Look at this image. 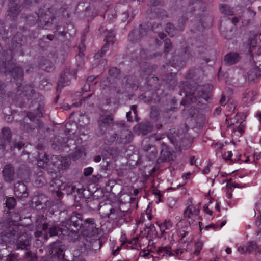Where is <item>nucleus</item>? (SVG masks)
Here are the masks:
<instances>
[{
	"instance_id": "13d9d810",
	"label": "nucleus",
	"mask_w": 261,
	"mask_h": 261,
	"mask_svg": "<svg viewBox=\"0 0 261 261\" xmlns=\"http://www.w3.org/2000/svg\"><path fill=\"white\" fill-rule=\"evenodd\" d=\"M110 153L113 158H115L118 155V149L112 148L110 149Z\"/></svg>"
},
{
	"instance_id": "1a4fd4ad",
	"label": "nucleus",
	"mask_w": 261,
	"mask_h": 261,
	"mask_svg": "<svg viewBox=\"0 0 261 261\" xmlns=\"http://www.w3.org/2000/svg\"><path fill=\"white\" fill-rule=\"evenodd\" d=\"M12 133L9 127L2 128L0 133V149H5L11 142Z\"/></svg>"
},
{
	"instance_id": "4be33fe9",
	"label": "nucleus",
	"mask_w": 261,
	"mask_h": 261,
	"mask_svg": "<svg viewBox=\"0 0 261 261\" xmlns=\"http://www.w3.org/2000/svg\"><path fill=\"white\" fill-rule=\"evenodd\" d=\"M67 141L68 139L67 138H56L51 144L52 147L57 150H62L64 147H67Z\"/></svg>"
},
{
	"instance_id": "423d86ee",
	"label": "nucleus",
	"mask_w": 261,
	"mask_h": 261,
	"mask_svg": "<svg viewBox=\"0 0 261 261\" xmlns=\"http://www.w3.org/2000/svg\"><path fill=\"white\" fill-rule=\"evenodd\" d=\"M81 232L85 236H93L97 233V229L93 218L86 219L80 228Z\"/></svg>"
},
{
	"instance_id": "c9c22d12",
	"label": "nucleus",
	"mask_w": 261,
	"mask_h": 261,
	"mask_svg": "<svg viewBox=\"0 0 261 261\" xmlns=\"http://www.w3.org/2000/svg\"><path fill=\"white\" fill-rule=\"evenodd\" d=\"M9 215L10 218L11 219V221H10L9 223H14L18 225V221L21 220V218L19 213L10 212Z\"/></svg>"
},
{
	"instance_id": "9d476101",
	"label": "nucleus",
	"mask_w": 261,
	"mask_h": 261,
	"mask_svg": "<svg viewBox=\"0 0 261 261\" xmlns=\"http://www.w3.org/2000/svg\"><path fill=\"white\" fill-rule=\"evenodd\" d=\"M65 246L61 241H56L49 245V253L58 258H63Z\"/></svg>"
},
{
	"instance_id": "864d4df0",
	"label": "nucleus",
	"mask_w": 261,
	"mask_h": 261,
	"mask_svg": "<svg viewBox=\"0 0 261 261\" xmlns=\"http://www.w3.org/2000/svg\"><path fill=\"white\" fill-rule=\"evenodd\" d=\"M5 87L4 83L0 81V97H2L5 94Z\"/></svg>"
},
{
	"instance_id": "2f4dec72",
	"label": "nucleus",
	"mask_w": 261,
	"mask_h": 261,
	"mask_svg": "<svg viewBox=\"0 0 261 261\" xmlns=\"http://www.w3.org/2000/svg\"><path fill=\"white\" fill-rule=\"evenodd\" d=\"M5 201L6 207L8 209H13L16 205V200L13 197L6 196Z\"/></svg>"
},
{
	"instance_id": "5fc2aeb1",
	"label": "nucleus",
	"mask_w": 261,
	"mask_h": 261,
	"mask_svg": "<svg viewBox=\"0 0 261 261\" xmlns=\"http://www.w3.org/2000/svg\"><path fill=\"white\" fill-rule=\"evenodd\" d=\"M256 225L258 227V233H261V215L258 216L257 219L256 221Z\"/></svg>"
},
{
	"instance_id": "f8f14e48",
	"label": "nucleus",
	"mask_w": 261,
	"mask_h": 261,
	"mask_svg": "<svg viewBox=\"0 0 261 261\" xmlns=\"http://www.w3.org/2000/svg\"><path fill=\"white\" fill-rule=\"evenodd\" d=\"M60 226H56V225H50L49 227H48V224L45 223L42 225V229L44 231L48 230L47 233L44 235V238L45 239H47L48 238V236L50 237L56 236L59 235V234H62V230L64 228V227H63L60 224Z\"/></svg>"
},
{
	"instance_id": "37998d69",
	"label": "nucleus",
	"mask_w": 261,
	"mask_h": 261,
	"mask_svg": "<svg viewBox=\"0 0 261 261\" xmlns=\"http://www.w3.org/2000/svg\"><path fill=\"white\" fill-rule=\"evenodd\" d=\"M257 246L256 243L253 241L250 242L248 245L245 247L246 252L250 253L254 250L256 249Z\"/></svg>"
},
{
	"instance_id": "aec40b11",
	"label": "nucleus",
	"mask_w": 261,
	"mask_h": 261,
	"mask_svg": "<svg viewBox=\"0 0 261 261\" xmlns=\"http://www.w3.org/2000/svg\"><path fill=\"white\" fill-rule=\"evenodd\" d=\"M10 1L11 4L9 5L7 11V15L13 19H15L21 11V6H18L17 4L14 3L16 0H10Z\"/></svg>"
},
{
	"instance_id": "9b49d317",
	"label": "nucleus",
	"mask_w": 261,
	"mask_h": 261,
	"mask_svg": "<svg viewBox=\"0 0 261 261\" xmlns=\"http://www.w3.org/2000/svg\"><path fill=\"white\" fill-rule=\"evenodd\" d=\"M74 230L71 227H64L62 230V235L70 242H75L80 238V228Z\"/></svg>"
},
{
	"instance_id": "412c9836",
	"label": "nucleus",
	"mask_w": 261,
	"mask_h": 261,
	"mask_svg": "<svg viewBox=\"0 0 261 261\" xmlns=\"http://www.w3.org/2000/svg\"><path fill=\"white\" fill-rule=\"evenodd\" d=\"M38 66L40 69L47 72H51L55 69L54 65L51 62L43 57L40 58Z\"/></svg>"
},
{
	"instance_id": "de8ad7c7",
	"label": "nucleus",
	"mask_w": 261,
	"mask_h": 261,
	"mask_svg": "<svg viewBox=\"0 0 261 261\" xmlns=\"http://www.w3.org/2000/svg\"><path fill=\"white\" fill-rule=\"evenodd\" d=\"M83 154L85 155V153L83 152V151L81 149H79L77 150H76L74 152V153L73 154V158H74V160H76V159H78L82 157Z\"/></svg>"
},
{
	"instance_id": "c03bdc74",
	"label": "nucleus",
	"mask_w": 261,
	"mask_h": 261,
	"mask_svg": "<svg viewBox=\"0 0 261 261\" xmlns=\"http://www.w3.org/2000/svg\"><path fill=\"white\" fill-rule=\"evenodd\" d=\"M172 47V43L171 40L167 38L165 40L164 44V53L166 54L168 53Z\"/></svg>"
},
{
	"instance_id": "2eb2a0df",
	"label": "nucleus",
	"mask_w": 261,
	"mask_h": 261,
	"mask_svg": "<svg viewBox=\"0 0 261 261\" xmlns=\"http://www.w3.org/2000/svg\"><path fill=\"white\" fill-rule=\"evenodd\" d=\"M153 128L152 124L149 122H144L138 123L134 127V131L138 132L139 134L146 135L150 133Z\"/></svg>"
},
{
	"instance_id": "052dcab7",
	"label": "nucleus",
	"mask_w": 261,
	"mask_h": 261,
	"mask_svg": "<svg viewBox=\"0 0 261 261\" xmlns=\"http://www.w3.org/2000/svg\"><path fill=\"white\" fill-rule=\"evenodd\" d=\"M137 106L136 105H132L131 106V110L133 111L135 115V119L137 121L139 120V118H137Z\"/></svg>"
},
{
	"instance_id": "a878e982",
	"label": "nucleus",
	"mask_w": 261,
	"mask_h": 261,
	"mask_svg": "<svg viewBox=\"0 0 261 261\" xmlns=\"http://www.w3.org/2000/svg\"><path fill=\"white\" fill-rule=\"evenodd\" d=\"M113 119L111 115H108L101 117L98 120V124L100 127H105L112 123Z\"/></svg>"
},
{
	"instance_id": "bf43d9fd",
	"label": "nucleus",
	"mask_w": 261,
	"mask_h": 261,
	"mask_svg": "<svg viewBox=\"0 0 261 261\" xmlns=\"http://www.w3.org/2000/svg\"><path fill=\"white\" fill-rule=\"evenodd\" d=\"M118 137H119V134L115 133V134L112 135L109 138V140H110L109 142L110 143H112V142H114L115 141H116V140H117V138H118Z\"/></svg>"
},
{
	"instance_id": "c85d7f7f",
	"label": "nucleus",
	"mask_w": 261,
	"mask_h": 261,
	"mask_svg": "<svg viewBox=\"0 0 261 261\" xmlns=\"http://www.w3.org/2000/svg\"><path fill=\"white\" fill-rule=\"evenodd\" d=\"M261 76L259 71L256 69H252L248 72V79L250 81H254L255 79Z\"/></svg>"
},
{
	"instance_id": "4d7b16f0",
	"label": "nucleus",
	"mask_w": 261,
	"mask_h": 261,
	"mask_svg": "<svg viewBox=\"0 0 261 261\" xmlns=\"http://www.w3.org/2000/svg\"><path fill=\"white\" fill-rule=\"evenodd\" d=\"M60 189L56 191H55L54 194L55 196L58 198V201H60L61 199V197L63 195V193L61 192Z\"/></svg>"
},
{
	"instance_id": "79ce46f5",
	"label": "nucleus",
	"mask_w": 261,
	"mask_h": 261,
	"mask_svg": "<svg viewBox=\"0 0 261 261\" xmlns=\"http://www.w3.org/2000/svg\"><path fill=\"white\" fill-rule=\"evenodd\" d=\"M193 206L191 205H189L186 210L184 212V217L186 218H190L191 216L193 215L195 211V208H194V210H192Z\"/></svg>"
},
{
	"instance_id": "f03ea898",
	"label": "nucleus",
	"mask_w": 261,
	"mask_h": 261,
	"mask_svg": "<svg viewBox=\"0 0 261 261\" xmlns=\"http://www.w3.org/2000/svg\"><path fill=\"white\" fill-rule=\"evenodd\" d=\"M45 158V161L42 162L41 161H38V166H42L43 168L47 166V165H53L57 169H53L56 172V171L60 172L61 170L67 169L70 166V162L67 159L59 156L53 155L48 159L45 154L44 155Z\"/></svg>"
},
{
	"instance_id": "72a5a7b5",
	"label": "nucleus",
	"mask_w": 261,
	"mask_h": 261,
	"mask_svg": "<svg viewBox=\"0 0 261 261\" xmlns=\"http://www.w3.org/2000/svg\"><path fill=\"white\" fill-rule=\"evenodd\" d=\"M157 253L159 255L163 256H164L165 254L169 256L173 255L170 250V247L168 246L159 247L157 250Z\"/></svg>"
},
{
	"instance_id": "ea45409f",
	"label": "nucleus",
	"mask_w": 261,
	"mask_h": 261,
	"mask_svg": "<svg viewBox=\"0 0 261 261\" xmlns=\"http://www.w3.org/2000/svg\"><path fill=\"white\" fill-rule=\"evenodd\" d=\"M108 47L107 44L104 45L101 49L95 54L94 58L96 59H98L102 57L108 50Z\"/></svg>"
},
{
	"instance_id": "b1692460",
	"label": "nucleus",
	"mask_w": 261,
	"mask_h": 261,
	"mask_svg": "<svg viewBox=\"0 0 261 261\" xmlns=\"http://www.w3.org/2000/svg\"><path fill=\"white\" fill-rule=\"evenodd\" d=\"M239 61V55L237 53H231L227 54L225 56L224 61L225 64L228 66H231Z\"/></svg>"
},
{
	"instance_id": "6ab92c4d",
	"label": "nucleus",
	"mask_w": 261,
	"mask_h": 261,
	"mask_svg": "<svg viewBox=\"0 0 261 261\" xmlns=\"http://www.w3.org/2000/svg\"><path fill=\"white\" fill-rule=\"evenodd\" d=\"M14 192L16 196L20 198L27 197L28 195L25 184L20 181H18L15 184Z\"/></svg>"
},
{
	"instance_id": "c756f323",
	"label": "nucleus",
	"mask_w": 261,
	"mask_h": 261,
	"mask_svg": "<svg viewBox=\"0 0 261 261\" xmlns=\"http://www.w3.org/2000/svg\"><path fill=\"white\" fill-rule=\"evenodd\" d=\"M109 76L114 79H119L121 77V71L116 67H112L109 70Z\"/></svg>"
},
{
	"instance_id": "6e6d98bb",
	"label": "nucleus",
	"mask_w": 261,
	"mask_h": 261,
	"mask_svg": "<svg viewBox=\"0 0 261 261\" xmlns=\"http://www.w3.org/2000/svg\"><path fill=\"white\" fill-rule=\"evenodd\" d=\"M92 171L93 168L91 167L85 168L84 170V175L86 176H88L92 174Z\"/></svg>"
},
{
	"instance_id": "a19ab883",
	"label": "nucleus",
	"mask_w": 261,
	"mask_h": 261,
	"mask_svg": "<svg viewBox=\"0 0 261 261\" xmlns=\"http://www.w3.org/2000/svg\"><path fill=\"white\" fill-rule=\"evenodd\" d=\"M25 261H36L37 259V255L31 251H28L24 255Z\"/></svg>"
},
{
	"instance_id": "7c9ffc66",
	"label": "nucleus",
	"mask_w": 261,
	"mask_h": 261,
	"mask_svg": "<svg viewBox=\"0 0 261 261\" xmlns=\"http://www.w3.org/2000/svg\"><path fill=\"white\" fill-rule=\"evenodd\" d=\"M105 35L104 40L106 42V44H113L114 42L115 33L112 31H107Z\"/></svg>"
},
{
	"instance_id": "0eeeda50",
	"label": "nucleus",
	"mask_w": 261,
	"mask_h": 261,
	"mask_svg": "<svg viewBox=\"0 0 261 261\" xmlns=\"http://www.w3.org/2000/svg\"><path fill=\"white\" fill-rule=\"evenodd\" d=\"M75 74L76 73L74 70L71 71L69 68H66L60 75L57 87V91L61 90L64 86L69 85L70 84L69 77L75 76Z\"/></svg>"
},
{
	"instance_id": "39448f33",
	"label": "nucleus",
	"mask_w": 261,
	"mask_h": 261,
	"mask_svg": "<svg viewBox=\"0 0 261 261\" xmlns=\"http://www.w3.org/2000/svg\"><path fill=\"white\" fill-rule=\"evenodd\" d=\"M83 222V215L77 212H73L69 219H65L61 222V225L66 227L73 226L75 228H80Z\"/></svg>"
},
{
	"instance_id": "bb28decb",
	"label": "nucleus",
	"mask_w": 261,
	"mask_h": 261,
	"mask_svg": "<svg viewBox=\"0 0 261 261\" xmlns=\"http://www.w3.org/2000/svg\"><path fill=\"white\" fill-rule=\"evenodd\" d=\"M76 186L69 185L68 184H63L60 186V190L65 191L67 195L73 194L75 193Z\"/></svg>"
},
{
	"instance_id": "e433bc0d",
	"label": "nucleus",
	"mask_w": 261,
	"mask_h": 261,
	"mask_svg": "<svg viewBox=\"0 0 261 261\" xmlns=\"http://www.w3.org/2000/svg\"><path fill=\"white\" fill-rule=\"evenodd\" d=\"M257 95V93L256 91L254 90H249L246 91V92L244 94L243 98H247V99L250 100L251 101H253L255 96Z\"/></svg>"
},
{
	"instance_id": "603ef678",
	"label": "nucleus",
	"mask_w": 261,
	"mask_h": 261,
	"mask_svg": "<svg viewBox=\"0 0 261 261\" xmlns=\"http://www.w3.org/2000/svg\"><path fill=\"white\" fill-rule=\"evenodd\" d=\"M6 33V30L3 22L0 20V38H4L3 35Z\"/></svg>"
},
{
	"instance_id": "8fccbe9b",
	"label": "nucleus",
	"mask_w": 261,
	"mask_h": 261,
	"mask_svg": "<svg viewBox=\"0 0 261 261\" xmlns=\"http://www.w3.org/2000/svg\"><path fill=\"white\" fill-rule=\"evenodd\" d=\"M84 191V189L82 188H79L76 187L75 193H77V195H76V194L74 195V196L75 197V199H76L77 196H78L79 198H82L84 195V194H83Z\"/></svg>"
},
{
	"instance_id": "774afa93",
	"label": "nucleus",
	"mask_w": 261,
	"mask_h": 261,
	"mask_svg": "<svg viewBox=\"0 0 261 261\" xmlns=\"http://www.w3.org/2000/svg\"><path fill=\"white\" fill-rule=\"evenodd\" d=\"M199 96L205 100H208L209 99V96L208 94L203 92H202L201 94H200Z\"/></svg>"
},
{
	"instance_id": "4468645a",
	"label": "nucleus",
	"mask_w": 261,
	"mask_h": 261,
	"mask_svg": "<svg viewBox=\"0 0 261 261\" xmlns=\"http://www.w3.org/2000/svg\"><path fill=\"white\" fill-rule=\"evenodd\" d=\"M4 180L7 182H11L15 177V171L13 166L11 164L6 165L2 170Z\"/></svg>"
},
{
	"instance_id": "20e7f679",
	"label": "nucleus",
	"mask_w": 261,
	"mask_h": 261,
	"mask_svg": "<svg viewBox=\"0 0 261 261\" xmlns=\"http://www.w3.org/2000/svg\"><path fill=\"white\" fill-rule=\"evenodd\" d=\"M0 72L5 74L11 73L13 77L17 81H22L23 71L21 67L9 61L0 62Z\"/></svg>"
},
{
	"instance_id": "7ed1b4c3",
	"label": "nucleus",
	"mask_w": 261,
	"mask_h": 261,
	"mask_svg": "<svg viewBox=\"0 0 261 261\" xmlns=\"http://www.w3.org/2000/svg\"><path fill=\"white\" fill-rule=\"evenodd\" d=\"M55 19L53 15L50 16L46 13L43 14L39 10L38 14L36 13L35 16H29L27 17V20L30 24H37L38 27L40 29H47L53 23Z\"/></svg>"
},
{
	"instance_id": "ddd939ff",
	"label": "nucleus",
	"mask_w": 261,
	"mask_h": 261,
	"mask_svg": "<svg viewBox=\"0 0 261 261\" xmlns=\"http://www.w3.org/2000/svg\"><path fill=\"white\" fill-rule=\"evenodd\" d=\"M146 30L142 24H140L139 28L134 29L128 35V39L132 42L139 41L144 35H146Z\"/></svg>"
},
{
	"instance_id": "3c124183",
	"label": "nucleus",
	"mask_w": 261,
	"mask_h": 261,
	"mask_svg": "<svg viewBox=\"0 0 261 261\" xmlns=\"http://www.w3.org/2000/svg\"><path fill=\"white\" fill-rule=\"evenodd\" d=\"M18 256L15 253H10L7 256L6 261H18Z\"/></svg>"
},
{
	"instance_id": "f257e3e1",
	"label": "nucleus",
	"mask_w": 261,
	"mask_h": 261,
	"mask_svg": "<svg viewBox=\"0 0 261 261\" xmlns=\"http://www.w3.org/2000/svg\"><path fill=\"white\" fill-rule=\"evenodd\" d=\"M22 228L21 225L14 223H8L2 232V241L6 243H14L21 232V228Z\"/></svg>"
},
{
	"instance_id": "58836bf2",
	"label": "nucleus",
	"mask_w": 261,
	"mask_h": 261,
	"mask_svg": "<svg viewBox=\"0 0 261 261\" xmlns=\"http://www.w3.org/2000/svg\"><path fill=\"white\" fill-rule=\"evenodd\" d=\"M42 172H39L37 175L35 184L38 186H42L45 182V179L42 175Z\"/></svg>"
},
{
	"instance_id": "dca6fc26",
	"label": "nucleus",
	"mask_w": 261,
	"mask_h": 261,
	"mask_svg": "<svg viewBox=\"0 0 261 261\" xmlns=\"http://www.w3.org/2000/svg\"><path fill=\"white\" fill-rule=\"evenodd\" d=\"M119 135V137H118L116 140V142L119 144L129 143L133 139L132 133L126 128L121 130Z\"/></svg>"
},
{
	"instance_id": "4c0bfd02",
	"label": "nucleus",
	"mask_w": 261,
	"mask_h": 261,
	"mask_svg": "<svg viewBox=\"0 0 261 261\" xmlns=\"http://www.w3.org/2000/svg\"><path fill=\"white\" fill-rule=\"evenodd\" d=\"M221 12L227 15H233V12L232 9L228 5L223 4L221 5L220 8Z\"/></svg>"
},
{
	"instance_id": "5701e85b",
	"label": "nucleus",
	"mask_w": 261,
	"mask_h": 261,
	"mask_svg": "<svg viewBox=\"0 0 261 261\" xmlns=\"http://www.w3.org/2000/svg\"><path fill=\"white\" fill-rule=\"evenodd\" d=\"M172 222L169 220H165L163 223L159 224L161 232L160 237H164V240H166V238L164 236V234L167 233L166 230L171 229L172 227Z\"/></svg>"
},
{
	"instance_id": "338daca9",
	"label": "nucleus",
	"mask_w": 261,
	"mask_h": 261,
	"mask_svg": "<svg viewBox=\"0 0 261 261\" xmlns=\"http://www.w3.org/2000/svg\"><path fill=\"white\" fill-rule=\"evenodd\" d=\"M149 253H150L149 251L142 250L140 253V256H141L142 257H147L149 254Z\"/></svg>"
},
{
	"instance_id": "f3484780",
	"label": "nucleus",
	"mask_w": 261,
	"mask_h": 261,
	"mask_svg": "<svg viewBox=\"0 0 261 261\" xmlns=\"http://www.w3.org/2000/svg\"><path fill=\"white\" fill-rule=\"evenodd\" d=\"M21 91L20 93L22 97L25 96L28 100H30L35 94V91L30 85L25 84L23 85L22 84L20 83L18 85V91Z\"/></svg>"
},
{
	"instance_id": "f704fd0d",
	"label": "nucleus",
	"mask_w": 261,
	"mask_h": 261,
	"mask_svg": "<svg viewBox=\"0 0 261 261\" xmlns=\"http://www.w3.org/2000/svg\"><path fill=\"white\" fill-rule=\"evenodd\" d=\"M42 117L43 116V112L42 110L39 107L37 109L36 115H35L31 112H28L27 117L32 122H34L36 117Z\"/></svg>"
},
{
	"instance_id": "393cba45",
	"label": "nucleus",
	"mask_w": 261,
	"mask_h": 261,
	"mask_svg": "<svg viewBox=\"0 0 261 261\" xmlns=\"http://www.w3.org/2000/svg\"><path fill=\"white\" fill-rule=\"evenodd\" d=\"M246 83V79L243 75L239 74L232 79V84L236 86L243 87Z\"/></svg>"
},
{
	"instance_id": "e2e57ef3",
	"label": "nucleus",
	"mask_w": 261,
	"mask_h": 261,
	"mask_svg": "<svg viewBox=\"0 0 261 261\" xmlns=\"http://www.w3.org/2000/svg\"><path fill=\"white\" fill-rule=\"evenodd\" d=\"M110 213L109 214V217H110V216L116 214L117 215H118L119 217L121 216V215L119 214L120 213L118 210H117L114 208H111L110 209Z\"/></svg>"
},
{
	"instance_id": "680f3d73",
	"label": "nucleus",
	"mask_w": 261,
	"mask_h": 261,
	"mask_svg": "<svg viewBox=\"0 0 261 261\" xmlns=\"http://www.w3.org/2000/svg\"><path fill=\"white\" fill-rule=\"evenodd\" d=\"M84 54H82L81 52L80 53L76 56V60L79 62L78 65H80V64H81L82 63V57L83 56Z\"/></svg>"
},
{
	"instance_id": "49530a36",
	"label": "nucleus",
	"mask_w": 261,
	"mask_h": 261,
	"mask_svg": "<svg viewBox=\"0 0 261 261\" xmlns=\"http://www.w3.org/2000/svg\"><path fill=\"white\" fill-rule=\"evenodd\" d=\"M158 151L156 148L153 146L150 150V152H148V156L150 160H152L156 158Z\"/></svg>"
},
{
	"instance_id": "a211bd4d",
	"label": "nucleus",
	"mask_w": 261,
	"mask_h": 261,
	"mask_svg": "<svg viewBox=\"0 0 261 261\" xmlns=\"http://www.w3.org/2000/svg\"><path fill=\"white\" fill-rule=\"evenodd\" d=\"M161 150L160 156L157 160L158 163H161L165 161H170L172 160V155L168 148L164 143L161 144Z\"/></svg>"
},
{
	"instance_id": "69168bd1",
	"label": "nucleus",
	"mask_w": 261,
	"mask_h": 261,
	"mask_svg": "<svg viewBox=\"0 0 261 261\" xmlns=\"http://www.w3.org/2000/svg\"><path fill=\"white\" fill-rule=\"evenodd\" d=\"M153 147V146L151 145L150 144H148L144 145L143 148L144 151L148 152L149 150H150Z\"/></svg>"
},
{
	"instance_id": "09e8293b",
	"label": "nucleus",
	"mask_w": 261,
	"mask_h": 261,
	"mask_svg": "<svg viewBox=\"0 0 261 261\" xmlns=\"http://www.w3.org/2000/svg\"><path fill=\"white\" fill-rule=\"evenodd\" d=\"M100 86L102 89H105L107 88L110 87V82L108 80V79L107 78L106 79L102 80L100 82Z\"/></svg>"
},
{
	"instance_id": "473e14b6",
	"label": "nucleus",
	"mask_w": 261,
	"mask_h": 261,
	"mask_svg": "<svg viewBox=\"0 0 261 261\" xmlns=\"http://www.w3.org/2000/svg\"><path fill=\"white\" fill-rule=\"evenodd\" d=\"M166 31L171 37L174 36L177 33V29L171 23L166 24Z\"/></svg>"
},
{
	"instance_id": "0e129e2a",
	"label": "nucleus",
	"mask_w": 261,
	"mask_h": 261,
	"mask_svg": "<svg viewBox=\"0 0 261 261\" xmlns=\"http://www.w3.org/2000/svg\"><path fill=\"white\" fill-rule=\"evenodd\" d=\"M232 156V153L231 151H228L226 153H225L223 155V157L225 160H229Z\"/></svg>"
},
{
	"instance_id": "6e6552de",
	"label": "nucleus",
	"mask_w": 261,
	"mask_h": 261,
	"mask_svg": "<svg viewBox=\"0 0 261 261\" xmlns=\"http://www.w3.org/2000/svg\"><path fill=\"white\" fill-rule=\"evenodd\" d=\"M15 245L17 249L28 250L31 246V238L25 232H21L16 239Z\"/></svg>"
},
{
	"instance_id": "a18cd8bd",
	"label": "nucleus",
	"mask_w": 261,
	"mask_h": 261,
	"mask_svg": "<svg viewBox=\"0 0 261 261\" xmlns=\"http://www.w3.org/2000/svg\"><path fill=\"white\" fill-rule=\"evenodd\" d=\"M203 246V243L201 241H198L195 244V250L194 252V254L197 255L200 253Z\"/></svg>"
},
{
	"instance_id": "cd10ccee",
	"label": "nucleus",
	"mask_w": 261,
	"mask_h": 261,
	"mask_svg": "<svg viewBox=\"0 0 261 261\" xmlns=\"http://www.w3.org/2000/svg\"><path fill=\"white\" fill-rule=\"evenodd\" d=\"M189 234L188 228L187 227H183L178 231V236L180 237V240L183 243L191 241L192 238H188L186 240L184 239Z\"/></svg>"
}]
</instances>
